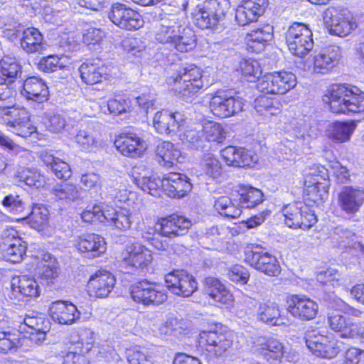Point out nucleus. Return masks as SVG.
<instances>
[{"instance_id":"774afa93","label":"nucleus","mask_w":364,"mask_h":364,"mask_svg":"<svg viewBox=\"0 0 364 364\" xmlns=\"http://www.w3.org/2000/svg\"><path fill=\"white\" fill-rule=\"evenodd\" d=\"M16 92L7 84H0V113L15 104Z\"/></svg>"},{"instance_id":"6e6552de","label":"nucleus","mask_w":364,"mask_h":364,"mask_svg":"<svg viewBox=\"0 0 364 364\" xmlns=\"http://www.w3.org/2000/svg\"><path fill=\"white\" fill-rule=\"evenodd\" d=\"M232 344L229 335L218 330L203 331L199 335L200 350L210 359L222 355Z\"/></svg>"},{"instance_id":"f257e3e1","label":"nucleus","mask_w":364,"mask_h":364,"mask_svg":"<svg viewBox=\"0 0 364 364\" xmlns=\"http://www.w3.org/2000/svg\"><path fill=\"white\" fill-rule=\"evenodd\" d=\"M155 39L181 53L188 52L196 46L193 31L181 25L176 19L163 18L155 32Z\"/></svg>"},{"instance_id":"680f3d73","label":"nucleus","mask_w":364,"mask_h":364,"mask_svg":"<svg viewBox=\"0 0 364 364\" xmlns=\"http://www.w3.org/2000/svg\"><path fill=\"white\" fill-rule=\"evenodd\" d=\"M107 107L114 115L127 113L131 110V100L129 97L119 95L108 100Z\"/></svg>"},{"instance_id":"4c0bfd02","label":"nucleus","mask_w":364,"mask_h":364,"mask_svg":"<svg viewBox=\"0 0 364 364\" xmlns=\"http://www.w3.org/2000/svg\"><path fill=\"white\" fill-rule=\"evenodd\" d=\"M156 154L160 159L159 162L160 164L163 162V165L167 167H171L177 162L182 163L185 159L180 149L168 141L160 143L156 146Z\"/></svg>"},{"instance_id":"0eeeda50","label":"nucleus","mask_w":364,"mask_h":364,"mask_svg":"<svg viewBox=\"0 0 364 364\" xmlns=\"http://www.w3.org/2000/svg\"><path fill=\"white\" fill-rule=\"evenodd\" d=\"M296 85L294 74L287 71L268 73L259 79L257 90L264 94L283 95Z\"/></svg>"},{"instance_id":"ea45409f","label":"nucleus","mask_w":364,"mask_h":364,"mask_svg":"<svg viewBox=\"0 0 364 364\" xmlns=\"http://www.w3.org/2000/svg\"><path fill=\"white\" fill-rule=\"evenodd\" d=\"M177 80L184 81L185 82H193V90L202 89L204 87L202 71L199 68L195 65H190L181 69L175 76L169 77L167 80V82L169 85H172V81Z\"/></svg>"},{"instance_id":"9b49d317","label":"nucleus","mask_w":364,"mask_h":364,"mask_svg":"<svg viewBox=\"0 0 364 364\" xmlns=\"http://www.w3.org/2000/svg\"><path fill=\"white\" fill-rule=\"evenodd\" d=\"M107 16L115 26L127 31L138 30L144 23L137 11L119 2L112 4Z\"/></svg>"},{"instance_id":"3c124183","label":"nucleus","mask_w":364,"mask_h":364,"mask_svg":"<svg viewBox=\"0 0 364 364\" xmlns=\"http://www.w3.org/2000/svg\"><path fill=\"white\" fill-rule=\"evenodd\" d=\"M49 211L42 204H35L29 215V223L36 230H43L48 223Z\"/></svg>"},{"instance_id":"f03ea898","label":"nucleus","mask_w":364,"mask_h":364,"mask_svg":"<svg viewBox=\"0 0 364 364\" xmlns=\"http://www.w3.org/2000/svg\"><path fill=\"white\" fill-rule=\"evenodd\" d=\"M326 97L333 113L348 114L364 110V93L350 85H334Z\"/></svg>"},{"instance_id":"a18cd8bd","label":"nucleus","mask_w":364,"mask_h":364,"mask_svg":"<svg viewBox=\"0 0 364 364\" xmlns=\"http://www.w3.org/2000/svg\"><path fill=\"white\" fill-rule=\"evenodd\" d=\"M255 109L260 115L269 117L280 114L282 105L280 102L276 98L260 95L255 100Z\"/></svg>"},{"instance_id":"b1692460","label":"nucleus","mask_w":364,"mask_h":364,"mask_svg":"<svg viewBox=\"0 0 364 364\" xmlns=\"http://www.w3.org/2000/svg\"><path fill=\"white\" fill-rule=\"evenodd\" d=\"M158 225L159 235L171 239L186 235L191 222L183 216L172 215L159 220Z\"/></svg>"},{"instance_id":"423d86ee","label":"nucleus","mask_w":364,"mask_h":364,"mask_svg":"<svg viewBox=\"0 0 364 364\" xmlns=\"http://www.w3.org/2000/svg\"><path fill=\"white\" fill-rule=\"evenodd\" d=\"M325 21L332 35L344 37L350 34L357 27L353 14L341 6H331L325 12Z\"/></svg>"},{"instance_id":"09e8293b","label":"nucleus","mask_w":364,"mask_h":364,"mask_svg":"<svg viewBox=\"0 0 364 364\" xmlns=\"http://www.w3.org/2000/svg\"><path fill=\"white\" fill-rule=\"evenodd\" d=\"M2 205L8 213L23 218L27 214L26 211V203L23 198L17 194L6 196L2 200Z\"/></svg>"},{"instance_id":"e433bc0d","label":"nucleus","mask_w":364,"mask_h":364,"mask_svg":"<svg viewBox=\"0 0 364 364\" xmlns=\"http://www.w3.org/2000/svg\"><path fill=\"white\" fill-rule=\"evenodd\" d=\"M205 292L215 303L220 304H230L232 301V296L218 279L208 277L205 280Z\"/></svg>"},{"instance_id":"20e7f679","label":"nucleus","mask_w":364,"mask_h":364,"mask_svg":"<svg viewBox=\"0 0 364 364\" xmlns=\"http://www.w3.org/2000/svg\"><path fill=\"white\" fill-rule=\"evenodd\" d=\"M305 338L308 348L318 357L331 359L340 351V343L334 338L333 333L326 331H309Z\"/></svg>"},{"instance_id":"a878e982","label":"nucleus","mask_w":364,"mask_h":364,"mask_svg":"<svg viewBox=\"0 0 364 364\" xmlns=\"http://www.w3.org/2000/svg\"><path fill=\"white\" fill-rule=\"evenodd\" d=\"M52 319L63 325H71L80 319L81 313L73 303L58 300L53 302L49 308Z\"/></svg>"},{"instance_id":"a19ab883","label":"nucleus","mask_w":364,"mask_h":364,"mask_svg":"<svg viewBox=\"0 0 364 364\" xmlns=\"http://www.w3.org/2000/svg\"><path fill=\"white\" fill-rule=\"evenodd\" d=\"M41 159L57 178L68 179L71 176L70 165L60 159L54 156L52 154L48 151L42 152Z\"/></svg>"},{"instance_id":"1a4fd4ad","label":"nucleus","mask_w":364,"mask_h":364,"mask_svg":"<svg viewBox=\"0 0 364 364\" xmlns=\"http://www.w3.org/2000/svg\"><path fill=\"white\" fill-rule=\"evenodd\" d=\"M245 260L255 269L269 276L280 272V265L275 256L259 245H251L245 251Z\"/></svg>"},{"instance_id":"7ed1b4c3","label":"nucleus","mask_w":364,"mask_h":364,"mask_svg":"<svg viewBox=\"0 0 364 364\" xmlns=\"http://www.w3.org/2000/svg\"><path fill=\"white\" fill-rule=\"evenodd\" d=\"M229 9V0H206L197 6L195 23L202 29L213 28L224 19Z\"/></svg>"},{"instance_id":"4468645a","label":"nucleus","mask_w":364,"mask_h":364,"mask_svg":"<svg viewBox=\"0 0 364 364\" xmlns=\"http://www.w3.org/2000/svg\"><path fill=\"white\" fill-rule=\"evenodd\" d=\"M131 296L135 302L145 306L159 305L165 302L168 297L164 289L146 281L133 285Z\"/></svg>"},{"instance_id":"603ef678","label":"nucleus","mask_w":364,"mask_h":364,"mask_svg":"<svg viewBox=\"0 0 364 364\" xmlns=\"http://www.w3.org/2000/svg\"><path fill=\"white\" fill-rule=\"evenodd\" d=\"M75 124V121L66 114H53L47 124L48 129L53 133H59L63 130L69 132Z\"/></svg>"},{"instance_id":"412c9836","label":"nucleus","mask_w":364,"mask_h":364,"mask_svg":"<svg viewBox=\"0 0 364 364\" xmlns=\"http://www.w3.org/2000/svg\"><path fill=\"white\" fill-rule=\"evenodd\" d=\"M288 303V311L302 321L314 319L318 311V304L306 296L292 295Z\"/></svg>"},{"instance_id":"6ab92c4d","label":"nucleus","mask_w":364,"mask_h":364,"mask_svg":"<svg viewBox=\"0 0 364 364\" xmlns=\"http://www.w3.org/2000/svg\"><path fill=\"white\" fill-rule=\"evenodd\" d=\"M153 259L150 250L139 243L127 245L122 252V266L135 269L148 267Z\"/></svg>"},{"instance_id":"c85d7f7f","label":"nucleus","mask_w":364,"mask_h":364,"mask_svg":"<svg viewBox=\"0 0 364 364\" xmlns=\"http://www.w3.org/2000/svg\"><path fill=\"white\" fill-rule=\"evenodd\" d=\"M133 182L143 191L154 196L160 195L161 180L144 170V166H135L132 168Z\"/></svg>"},{"instance_id":"5fc2aeb1","label":"nucleus","mask_w":364,"mask_h":364,"mask_svg":"<svg viewBox=\"0 0 364 364\" xmlns=\"http://www.w3.org/2000/svg\"><path fill=\"white\" fill-rule=\"evenodd\" d=\"M258 318L264 323L279 325L278 322L280 312L277 304L272 302L261 303L257 309Z\"/></svg>"},{"instance_id":"bb28decb","label":"nucleus","mask_w":364,"mask_h":364,"mask_svg":"<svg viewBox=\"0 0 364 364\" xmlns=\"http://www.w3.org/2000/svg\"><path fill=\"white\" fill-rule=\"evenodd\" d=\"M114 144L122 155L132 158L140 156L146 149V142L134 133L119 135Z\"/></svg>"},{"instance_id":"338daca9","label":"nucleus","mask_w":364,"mask_h":364,"mask_svg":"<svg viewBox=\"0 0 364 364\" xmlns=\"http://www.w3.org/2000/svg\"><path fill=\"white\" fill-rule=\"evenodd\" d=\"M106 210H104L100 205L95 204L88 205L85 210L81 213V218L86 223H91L94 220L101 223H105Z\"/></svg>"},{"instance_id":"c03bdc74","label":"nucleus","mask_w":364,"mask_h":364,"mask_svg":"<svg viewBox=\"0 0 364 364\" xmlns=\"http://www.w3.org/2000/svg\"><path fill=\"white\" fill-rule=\"evenodd\" d=\"M51 193L56 200H60L65 204H70L80 198L79 188L70 183L57 184L51 190Z\"/></svg>"},{"instance_id":"a211bd4d","label":"nucleus","mask_w":364,"mask_h":364,"mask_svg":"<svg viewBox=\"0 0 364 364\" xmlns=\"http://www.w3.org/2000/svg\"><path fill=\"white\" fill-rule=\"evenodd\" d=\"M328 323L335 332L344 338H358L364 343V326L360 323H353L350 318L337 313L328 316Z\"/></svg>"},{"instance_id":"49530a36","label":"nucleus","mask_w":364,"mask_h":364,"mask_svg":"<svg viewBox=\"0 0 364 364\" xmlns=\"http://www.w3.org/2000/svg\"><path fill=\"white\" fill-rule=\"evenodd\" d=\"M16 177L18 178L19 181L23 182L28 186L39 188L46 185L45 176L36 168H21L17 171Z\"/></svg>"},{"instance_id":"37998d69","label":"nucleus","mask_w":364,"mask_h":364,"mask_svg":"<svg viewBox=\"0 0 364 364\" xmlns=\"http://www.w3.org/2000/svg\"><path fill=\"white\" fill-rule=\"evenodd\" d=\"M11 288L14 292H18L23 296L37 297L40 295V287L37 282L25 275L14 279Z\"/></svg>"},{"instance_id":"052dcab7","label":"nucleus","mask_w":364,"mask_h":364,"mask_svg":"<svg viewBox=\"0 0 364 364\" xmlns=\"http://www.w3.org/2000/svg\"><path fill=\"white\" fill-rule=\"evenodd\" d=\"M63 55H50L47 57H43L41 59L38 64V68L45 73H53L56 71L58 69H62L65 67L64 62L62 60L64 59Z\"/></svg>"},{"instance_id":"13d9d810","label":"nucleus","mask_w":364,"mask_h":364,"mask_svg":"<svg viewBox=\"0 0 364 364\" xmlns=\"http://www.w3.org/2000/svg\"><path fill=\"white\" fill-rule=\"evenodd\" d=\"M240 69L242 75L247 81L254 82L256 79H259L262 74V69L258 61L252 59L244 60L240 62Z\"/></svg>"},{"instance_id":"e2e57ef3","label":"nucleus","mask_w":364,"mask_h":364,"mask_svg":"<svg viewBox=\"0 0 364 364\" xmlns=\"http://www.w3.org/2000/svg\"><path fill=\"white\" fill-rule=\"evenodd\" d=\"M21 71V66L16 59L4 56L0 61V75L6 78H15Z\"/></svg>"},{"instance_id":"6e6d98bb","label":"nucleus","mask_w":364,"mask_h":364,"mask_svg":"<svg viewBox=\"0 0 364 364\" xmlns=\"http://www.w3.org/2000/svg\"><path fill=\"white\" fill-rule=\"evenodd\" d=\"M203 136L208 141L221 143L225 139V132L223 126L217 122H205L201 130Z\"/></svg>"},{"instance_id":"ddd939ff","label":"nucleus","mask_w":364,"mask_h":364,"mask_svg":"<svg viewBox=\"0 0 364 364\" xmlns=\"http://www.w3.org/2000/svg\"><path fill=\"white\" fill-rule=\"evenodd\" d=\"M243 105L240 97L230 96L224 91H218L210 99V109L215 116L226 118L241 112Z\"/></svg>"},{"instance_id":"72a5a7b5","label":"nucleus","mask_w":364,"mask_h":364,"mask_svg":"<svg viewBox=\"0 0 364 364\" xmlns=\"http://www.w3.org/2000/svg\"><path fill=\"white\" fill-rule=\"evenodd\" d=\"M341 56V51L338 46H331L326 48L314 57L312 71L325 73L338 63Z\"/></svg>"},{"instance_id":"f704fd0d","label":"nucleus","mask_w":364,"mask_h":364,"mask_svg":"<svg viewBox=\"0 0 364 364\" xmlns=\"http://www.w3.org/2000/svg\"><path fill=\"white\" fill-rule=\"evenodd\" d=\"M75 246L80 252H87L90 257H99L106 251L105 239L95 234H85L78 236Z\"/></svg>"},{"instance_id":"bf43d9fd","label":"nucleus","mask_w":364,"mask_h":364,"mask_svg":"<svg viewBox=\"0 0 364 364\" xmlns=\"http://www.w3.org/2000/svg\"><path fill=\"white\" fill-rule=\"evenodd\" d=\"M174 90L178 93V97L183 101L191 102L197 96L201 89H194L193 82H185L184 81H172Z\"/></svg>"},{"instance_id":"aec40b11","label":"nucleus","mask_w":364,"mask_h":364,"mask_svg":"<svg viewBox=\"0 0 364 364\" xmlns=\"http://www.w3.org/2000/svg\"><path fill=\"white\" fill-rule=\"evenodd\" d=\"M268 4V0H242L235 9V21L241 26L255 22L264 14Z\"/></svg>"},{"instance_id":"79ce46f5","label":"nucleus","mask_w":364,"mask_h":364,"mask_svg":"<svg viewBox=\"0 0 364 364\" xmlns=\"http://www.w3.org/2000/svg\"><path fill=\"white\" fill-rule=\"evenodd\" d=\"M355 127L356 124L353 121L336 122L329 125L327 134L333 141L345 142L350 139Z\"/></svg>"},{"instance_id":"f3484780","label":"nucleus","mask_w":364,"mask_h":364,"mask_svg":"<svg viewBox=\"0 0 364 364\" xmlns=\"http://www.w3.org/2000/svg\"><path fill=\"white\" fill-rule=\"evenodd\" d=\"M364 204V188L344 186L338 194L337 205L346 215L353 216Z\"/></svg>"},{"instance_id":"5701e85b","label":"nucleus","mask_w":364,"mask_h":364,"mask_svg":"<svg viewBox=\"0 0 364 364\" xmlns=\"http://www.w3.org/2000/svg\"><path fill=\"white\" fill-rule=\"evenodd\" d=\"M116 280L114 277L106 270H98L88 281L87 288L91 296L105 298L114 289Z\"/></svg>"},{"instance_id":"4d7b16f0","label":"nucleus","mask_w":364,"mask_h":364,"mask_svg":"<svg viewBox=\"0 0 364 364\" xmlns=\"http://www.w3.org/2000/svg\"><path fill=\"white\" fill-rule=\"evenodd\" d=\"M24 242L20 237L18 232L14 228H6L3 230L0 238V250L1 252H9L10 248L17 245L21 247V243Z\"/></svg>"},{"instance_id":"58836bf2","label":"nucleus","mask_w":364,"mask_h":364,"mask_svg":"<svg viewBox=\"0 0 364 364\" xmlns=\"http://www.w3.org/2000/svg\"><path fill=\"white\" fill-rule=\"evenodd\" d=\"M104 218H105V223L122 231L129 230L133 222L132 213L125 208L107 209Z\"/></svg>"},{"instance_id":"2f4dec72","label":"nucleus","mask_w":364,"mask_h":364,"mask_svg":"<svg viewBox=\"0 0 364 364\" xmlns=\"http://www.w3.org/2000/svg\"><path fill=\"white\" fill-rule=\"evenodd\" d=\"M21 95L28 100L41 103L48 99V87L46 82L36 76L27 78L23 85Z\"/></svg>"},{"instance_id":"4be33fe9","label":"nucleus","mask_w":364,"mask_h":364,"mask_svg":"<svg viewBox=\"0 0 364 364\" xmlns=\"http://www.w3.org/2000/svg\"><path fill=\"white\" fill-rule=\"evenodd\" d=\"M161 188L170 198H181L191 191L192 186L188 177L180 173L171 172L161 179Z\"/></svg>"},{"instance_id":"7c9ffc66","label":"nucleus","mask_w":364,"mask_h":364,"mask_svg":"<svg viewBox=\"0 0 364 364\" xmlns=\"http://www.w3.org/2000/svg\"><path fill=\"white\" fill-rule=\"evenodd\" d=\"M23 322L31 329V340L37 345L41 344L45 341L46 333L50 329L48 320L41 314L33 311L26 315Z\"/></svg>"},{"instance_id":"c756f323","label":"nucleus","mask_w":364,"mask_h":364,"mask_svg":"<svg viewBox=\"0 0 364 364\" xmlns=\"http://www.w3.org/2000/svg\"><path fill=\"white\" fill-rule=\"evenodd\" d=\"M304 184L307 194L314 202H323L328 197V181L316 174V171L305 173Z\"/></svg>"},{"instance_id":"393cba45","label":"nucleus","mask_w":364,"mask_h":364,"mask_svg":"<svg viewBox=\"0 0 364 364\" xmlns=\"http://www.w3.org/2000/svg\"><path fill=\"white\" fill-rule=\"evenodd\" d=\"M73 140L82 151L91 152L98 149L101 146V141L97 137L96 123L87 122L81 124Z\"/></svg>"},{"instance_id":"473e14b6","label":"nucleus","mask_w":364,"mask_h":364,"mask_svg":"<svg viewBox=\"0 0 364 364\" xmlns=\"http://www.w3.org/2000/svg\"><path fill=\"white\" fill-rule=\"evenodd\" d=\"M46 46L43 34L36 28L29 27L22 31L20 46L26 53H42Z\"/></svg>"},{"instance_id":"864d4df0","label":"nucleus","mask_w":364,"mask_h":364,"mask_svg":"<svg viewBox=\"0 0 364 364\" xmlns=\"http://www.w3.org/2000/svg\"><path fill=\"white\" fill-rule=\"evenodd\" d=\"M218 213L228 218H237L242 213L241 208L236 205L228 196H220L214 204Z\"/></svg>"},{"instance_id":"dca6fc26","label":"nucleus","mask_w":364,"mask_h":364,"mask_svg":"<svg viewBox=\"0 0 364 364\" xmlns=\"http://www.w3.org/2000/svg\"><path fill=\"white\" fill-rule=\"evenodd\" d=\"M167 287L173 294L181 296H189L198 289L195 277L185 270H176L165 276Z\"/></svg>"},{"instance_id":"de8ad7c7","label":"nucleus","mask_w":364,"mask_h":364,"mask_svg":"<svg viewBox=\"0 0 364 364\" xmlns=\"http://www.w3.org/2000/svg\"><path fill=\"white\" fill-rule=\"evenodd\" d=\"M263 197L261 190L252 186H243L240 189V203L242 208H253L263 202Z\"/></svg>"},{"instance_id":"8fccbe9b","label":"nucleus","mask_w":364,"mask_h":364,"mask_svg":"<svg viewBox=\"0 0 364 364\" xmlns=\"http://www.w3.org/2000/svg\"><path fill=\"white\" fill-rule=\"evenodd\" d=\"M82 80L87 85H94L102 81L103 68L89 63H82L79 68Z\"/></svg>"},{"instance_id":"2eb2a0df","label":"nucleus","mask_w":364,"mask_h":364,"mask_svg":"<svg viewBox=\"0 0 364 364\" xmlns=\"http://www.w3.org/2000/svg\"><path fill=\"white\" fill-rule=\"evenodd\" d=\"M251 350L262 355L267 360L282 363L284 346L281 342L272 337L255 336L249 341Z\"/></svg>"},{"instance_id":"69168bd1","label":"nucleus","mask_w":364,"mask_h":364,"mask_svg":"<svg viewBox=\"0 0 364 364\" xmlns=\"http://www.w3.org/2000/svg\"><path fill=\"white\" fill-rule=\"evenodd\" d=\"M18 343L17 334L11 331H0V352L6 353L15 350Z\"/></svg>"},{"instance_id":"9d476101","label":"nucleus","mask_w":364,"mask_h":364,"mask_svg":"<svg viewBox=\"0 0 364 364\" xmlns=\"http://www.w3.org/2000/svg\"><path fill=\"white\" fill-rule=\"evenodd\" d=\"M282 213L285 224L291 228L306 230L317 222L314 213L302 203L289 204L283 208Z\"/></svg>"},{"instance_id":"cd10ccee","label":"nucleus","mask_w":364,"mask_h":364,"mask_svg":"<svg viewBox=\"0 0 364 364\" xmlns=\"http://www.w3.org/2000/svg\"><path fill=\"white\" fill-rule=\"evenodd\" d=\"M183 123L178 113L172 114L167 110L156 112L153 119L154 127L161 134L182 132Z\"/></svg>"},{"instance_id":"0e129e2a","label":"nucleus","mask_w":364,"mask_h":364,"mask_svg":"<svg viewBox=\"0 0 364 364\" xmlns=\"http://www.w3.org/2000/svg\"><path fill=\"white\" fill-rule=\"evenodd\" d=\"M92 348V343L87 342L84 344L82 340L77 342L75 352H68L65 358L63 364H81L82 355L88 353Z\"/></svg>"},{"instance_id":"39448f33","label":"nucleus","mask_w":364,"mask_h":364,"mask_svg":"<svg viewBox=\"0 0 364 364\" xmlns=\"http://www.w3.org/2000/svg\"><path fill=\"white\" fill-rule=\"evenodd\" d=\"M285 41L289 51L295 56L304 58L314 47L311 29L301 23H294L285 33Z\"/></svg>"},{"instance_id":"c9c22d12","label":"nucleus","mask_w":364,"mask_h":364,"mask_svg":"<svg viewBox=\"0 0 364 364\" xmlns=\"http://www.w3.org/2000/svg\"><path fill=\"white\" fill-rule=\"evenodd\" d=\"M273 38V27L265 25L262 28L251 31L246 35L245 41L248 48L252 52L263 50L267 42Z\"/></svg>"},{"instance_id":"f8f14e48","label":"nucleus","mask_w":364,"mask_h":364,"mask_svg":"<svg viewBox=\"0 0 364 364\" xmlns=\"http://www.w3.org/2000/svg\"><path fill=\"white\" fill-rule=\"evenodd\" d=\"M1 114L6 117L5 121L10 131L15 134L26 138L36 132V128L32 124L29 112L26 108L14 105Z\"/></svg>"}]
</instances>
